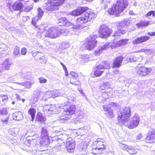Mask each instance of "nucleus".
I'll list each match as a JSON object with an SVG mask.
<instances>
[{
  "instance_id": "nucleus-1",
  "label": "nucleus",
  "mask_w": 155,
  "mask_h": 155,
  "mask_svg": "<svg viewBox=\"0 0 155 155\" xmlns=\"http://www.w3.org/2000/svg\"><path fill=\"white\" fill-rule=\"evenodd\" d=\"M127 0H117L107 10L108 14L111 15L119 17L128 5Z\"/></svg>"
},
{
  "instance_id": "nucleus-2",
  "label": "nucleus",
  "mask_w": 155,
  "mask_h": 155,
  "mask_svg": "<svg viewBox=\"0 0 155 155\" xmlns=\"http://www.w3.org/2000/svg\"><path fill=\"white\" fill-rule=\"evenodd\" d=\"M7 5L10 10L20 12L23 11L28 12L33 8L32 5L29 1L25 0H17L12 5L8 3L7 4Z\"/></svg>"
},
{
  "instance_id": "nucleus-3",
  "label": "nucleus",
  "mask_w": 155,
  "mask_h": 155,
  "mask_svg": "<svg viewBox=\"0 0 155 155\" xmlns=\"http://www.w3.org/2000/svg\"><path fill=\"white\" fill-rule=\"evenodd\" d=\"M95 14L92 11H88L77 18L76 23V29H83L87 26L86 24L95 18Z\"/></svg>"
},
{
  "instance_id": "nucleus-4",
  "label": "nucleus",
  "mask_w": 155,
  "mask_h": 155,
  "mask_svg": "<svg viewBox=\"0 0 155 155\" xmlns=\"http://www.w3.org/2000/svg\"><path fill=\"white\" fill-rule=\"evenodd\" d=\"M97 37V35H89L85 39L83 45L88 50H93L96 47L98 43V41L96 40Z\"/></svg>"
},
{
  "instance_id": "nucleus-5",
  "label": "nucleus",
  "mask_w": 155,
  "mask_h": 155,
  "mask_svg": "<svg viewBox=\"0 0 155 155\" xmlns=\"http://www.w3.org/2000/svg\"><path fill=\"white\" fill-rule=\"evenodd\" d=\"M65 0H48L45 4L44 7L47 10L53 11L56 10L57 7L62 5Z\"/></svg>"
},
{
  "instance_id": "nucleus-6",
  "label": "nucleus",
  "mask_w": 155,
  "mask_h": 155,
  "mask_svg": "<svg viewBox=\"0 0 155 155\" xmlns=\"http://www.w3.org/2000/svg\"><path fill=\"white\" fill-rule=\"evenodd\" d=\"M130 109L129 107H125L123 110L118 114L117 119L118 123L120 125L125 124L128 119H129L130 115Z\"/></svg>"
},
{
  "instance_id": "nucleus-7",
  "label": "nucleus",
  "mask_w": 155,
  "mask_h": 155,
  "mask_svg": "<svg viewBox=\"0 0 155 155\" xmlns=\"http://www.w3.org/2000/svg\"><path fill=\"white\" fill-rule=\"evenodd\" d=\"M140 117L137 114H135L132 118L129 120L128 119L125 124H123L130 129H133L137 127L140 122Z\"/></svg>"
},
{
  "instance_id": "nucleus-8",
  "label": "nucleus",
  "mask_w": 155,
  "mask_h": 155,
  "mask_svg": "<svg viewBox=\"0 0 155 155\" xmlns=\"http://www.w3.org/2000/svg\"><path fill=\"white\" fill-rule=\"evenodd\" d=\"M113 32L112 30L105 25H102L99 28L98 35L100 37L104 38L109 37Z\"/></svg>"
},
{
  "instance_id": "nucleus-9",
  "label": "nucleus",
  "mask_w": 155,
  "mask_h": 155,
  "mask_svg": "<svg viewBox=\"0 0 155 155\" xmlns=\"http://www.w3.org/2000/svg\"><path fill=\"white\" fill-rule=\"evenodd\" d=\"M96 147L94 148L93 152L89 153L88 155H100L102 153V150L105 148L103 142L100 140H97L96 142Z\"/></svg>"
},
{
  "instance_id": "nucleus-10",
  "label": "nucleus",
  "mask_w": 155,
  "mask_h": 155,
  "mask_svg": "<svg viewBox=\"0 0 155 155\" xmlns=\"http://www.w3.org/2000/svg\"><path fill=\"white\" fill-rule=\"evenodd\" d=\"M40 138L41 139L40 140V143L41 145L43 146H48L49 144V140L46 127H44L42 128Z\"/></svg>"
},
{
  "instance_id": "nucleus-11",
  "label": "nucleus",
  "mask_w": 155,
  "mask_h": 155,
  "mask_svg": "<svg viewBox=\"0 0 155 155\" xmlns=\"http://www.w3.org/2000/svg\"><path fill=\"white\" fill-rule=\"evenodd\" d=\"M99 89L101 91H103L101 92L103 93L102 94H104L106 96H108L109 94L113 91V88L111 87L110 84L108 82H105L101 84Z\"/></svg>"
},
{
  "instance_id": "nucleus-12",
  "label": "nucleus",
  "mask_w": 155,
  "mask_h": 155,
  "mask_svg": "<svg viewBox=\"0 0 155 155\" xmlns=\"http://www.w3.org/2000/svg\"><path fill=\"white\" fill-rule=\"evenodd\" d=\"M125 26V22L121 21L119 22L116 25L117 30L114 32L112 36L116 37L125 34L126 33V30L123 29Z\"/></svg>"
},
{
  "instance_id": "nucleus-13",
  "label": "nucleus",
  "mask_w": 155,
  "mask_h": 155,
  "mask_svg": "<svg viewBox=\"0 0 155 155\" xmlns=\"http://www.w3.org/2000/svg\"><path fill=\"white\" fill-rule=\"evenodd\" d=\"M137 74L139 76L144 77L149 74L151 71V68L144 66L137 67Z\"/></svg>"
},
{
  "instance_id": "nucleus-14",
  "label": "nucleus",
  "mask_w": 155,
  "mask_h": 155,
  "mask_svg": "<svg viewBox=\"0 0 155 155\" xmlns=\"http://www.w3.org/2000/svg\"><path fill=\"white\" fill-rule=\"evenodd\" d=\"M64 32V31L60 32H58L55 28L51 27L46 31L45 36L51 38H55L58 37L61 34Z\"/></svg>"
},
{
  "instance_id": "nucleus-15",
  "label": "nucleus",
  "mask_w": 155,
  "mask_h": 155,
  "mask_svg": "<svg viewBox=\"0 0 155 155\" xmlns=\"http://www.w3.org/2000/svg\"><path fill=\"white\" fill-rule=\"evenodd\" d=\"M88 11H91L87 7H79L76 9L71 11V14L74 16H78L82 15L83 13H87Z\"/></svg>"
},
{
  "instance_id": "nucleus-16",
  "label": "nucleus",
  "mask_w": 155,
  "mask_h": 155,
  "mask_svg": "<svg viewBox=\"0 0 155 155\" xmlns=\"http://www.w3.org/2000/svg\"><path fill=\"white\" fill-rule=\"evenodd\" d=\"M76 108L74 105L66 104L65 106L64 110L62 114L64 115H71L74 113Z\"/></svg>"
},
{
  "instance_id": "nucleus-17",
  "label": "nucleus",
  "mask_w": 155,
  "mask_h": 155,
  "mask_svg": "<svg viewBox=\"0 0 155 155\" xmlns=\"http://www.w3.org/2000/svg\"><path fill=\"white\" fill-rule=\"evenodd\" d=\"M119 146L122 149L127 151L130 154H135L137 153L136 149L131 146H128L122 143H119Z\"/></svg>"
},
{
  "instance_id": "nucleus-18",
  "label": "nucleus",
  "mask_w": 155,
  "mask_h": 155,
  "mask_svg": "<svg viewBox=\"0 0 155 155\" xmlns=\"http://www.w3.org/2000/svg\"><path fill=\"white\" fill-rule=\"evenodd\" d=\"M124 59L123 55H119L116 57L113 61L112 67V68H119L122 65Z\"/></svg>"
},
{
  "instance_id": "nucleus-19",
  "label": "nucleus",
  "mask_w": 155,
  "mask_h": 155,
  "mask_svg": "<svg viewBox=\"0 0 155 155\" xmlns=\"http://www.w3.org/2000/svg\"><path fill=\"white\" fill-rule=\"evenodd\" d=\"M75 146V142L71 138L68 139L66 143V147L68 152L69 153L73 152Z\"/></svg>"
},
{
  "instance_id": "nucleus-20",
  "label": "nucleus",
  "mask_w": 155,
  "mask_h": 155,
  "mask_svg": "<svg viewBox=\"0 0 155 155\" xmlns=\"http://www.w3.org/2000/svg\"><path fill=\"white\" fill-rule=\"evenodd\" d=\"M57 24L59 26L66 27L70 26L72 24L65 17H61L59 18L58 20Z\"/></svg>"
},
{
  "instance_id": "nucleus-21",
  "label": "nucleus",
  "mask_w": 155,
  "mask_h": 155,
  "mask_svg": "<svg viewBox=\"0 0 155 155\" xmlns=\"http://www.w3.org/2000/svg\"><path fill=\"white\" fill-rule=\"evenodd\" d=\"M70 74L72 77L70 79V83L75 86L79 85L80 84V81L77 80L78 77L77 73L73 71L70 72Z\"/></svg>"
},
{
  "instance_id": "nucleus-22",
  "label": "nucleus",
  "mask_w": 155,
  "mask_h": 155,
  "mask_svg": "<svg viewBox=\"0 0 155 155\" xmlns=\"http://www.w3.org/2000/svg\"><path fill=\"white\" fill-rule=\"evenodd\" d=\"M103 110L105 114L110 118L114 117V115L113 109L109 105H103Z\"/></svg>"
},
{
  "instance_id": "nucleus-23",
  "label": "nucleus",
  "mask_w": 155,
  "mask_h": 155,
  "mask_svg": "<svg viewBox=\"0 0 155 155\" xmlns=\"http://www.w3.org/2000/svg\"><path fill=\"white\" fill-rule=\"evenodd\" d=\"M127 61L129 62H133L136 61H140L142 57L139 54H132L127 57Z\"/></svg>"
},
{
  "instance_id": "nucleus-24",
  "label": "nucleus",
  "mask_w": 155,
  "mask_h": 155,
  "mask_svg": "<svg viewBox=\"0 0 155 155\" xmlns=\"http://www.w3.org/2000/svg\"><path fill=\"white\" fill-rule=\"evenodd\" d=\"M146 140H152V142H154L155 140V130L153 129L150 130L146 137ZM146 142L149 143H151V141Z\"/></svg>"
},
{
  "instance_id": "nucleus-25",
  "label": "nucleus",
  "mask_w": 155,
  "mask_h": 155,
  "mask_svg": "<svg viewBox=\"0 0 155 155\" xmlns=\"http://www.w3.org/2000/svg\"><path fill=\"white\" fill-rule=\"evenodd\" d=\"M98 65L96 66L93 71V74L94 77H99L101 76L104 73V71Z\"/></svg>"
},
{
  "instance_id": "nucleus-26",
  "label": "nucleus",
  "mask_w": 155,
  "mask_h": 155,
  "mask_svg": "<svg viewBox=\"0 0 155 155\" xmlns=\"http://www.w3.org/2000/svg\"><path fill=\"white\" fill-rule=\"evenodd\" d=\"M38 21V18L36 17H34L32 19V24L33 25L35 26L36 28H38V33H42L44 27L42 28V26L39 27V26L37 24V22Z\"/></svg>"
},
{
  "instance_id": "nucleus-27",
  "label": "nucleus",
  "mask_w": 155,
  "mask_h": 155,
  "mask_svg": "<svg viewBox=\"0 0 155 155\" xmlns=\"http://www.w3.org/2000/svg\"><path fill=\"white\" fill-rule=\"evenodd\" d=\"M13 117L14 119L17 120H21L23 118V114L21 111H17L14 113Z\"/></svg>"
},
{
  "instance_id": "nucleus-28",
  "label": "nucleus",
  "mask_w": 155,
  "mask_h": 155,
  "mask_svg": "<svg viewBox=\"0 0 155 155\" xmlns=\"http://www.w3.org/2000/svg\"><path fill=\"white\" fill-rule=\"evenodd\" d=\"M150 23L148 21L141 20L139 23L136 24V26L138 28H144L148 26L149 25Z\"/></svg>"
},
{
  "instance_id": "nucleus-29",
  "label": "nucleus",
  "mask_w": 155,
  "mask_h": 155,
  "mask_svg": "<svg viewBox=\"0 0 155 155\" xmlns=\"http://www.w3.org/2000/svg\"><path fill=\"white\" fill-rule=\"evenodd\" d=\"M102 69H109L111 67L110 64L107 61H102L101 64L98 65Z\"/></svg>"
},
{
  "instance_id": "nucleus-30",
  "label": "nucleus",
  "mask_w": 155,
  "mask_h": 155,
  "mask_svg": "<svg viewBox=\"0 0 155 155\" xmlns=\"http://www.w3.org/2000/svg\"><path fill=\"white\" fill-rule=\"evenodd\" d=\"M36 112L35 109L33 108H31L28 110V115L31 118V120L32 121H33L35 118Z\"/></svg>"
},
{
  "instance_id": "nucleus-31",
  "label": "nucleus",
  "mask_w": 155,
  "mask_h": 155,
  "mask_svg": "<svg viewBox=\"0 0 155 155\" xmlns=\"http://www.w3.org/2000/svg\"><path fill=\"white\" fill-rule=\"evenodd\" d=\"M36 120L38 122L42 123L45 122L46 119L45 116H43L41 113H38L37 115Z\"/></svg>"
},
{
  "instance_id": "nucleus-32",
  "label": "nucleus",
  "mask_w": 155,
  "mask_h": 155,
  "mask_svg": "<svg viewBox=\"0 0 155 155\" xmlns=\"http://www.w3.org/2000/svg\"><path fill=\"white\" fill-rule=\"evenodd\" d=\"M107 48V45H104L103 47H101V48L95 50L94 54L96 55H99L102 53L103 51L105 50Z\"/></svg>"
},
{
  "instance_id": "nucleus-33",
  "label": "nucleus",
  "mask_w": 155,
  "mask_h": 155,
  "mask_svg": "<svg viewBox=\"0 0 155 155\" xmlns=\"http://www.w3.org/2000/svg\"><path fill=\"white\" fill-rule=\"evenodd\" d=\"M8 109L6 107H3L0 110V114L2 115H6L8 113Z\"/></svg>"
},
{
  "instance_id": "nucleus-34",
  "label": "nucleus",
  "mask_w": 155,
  "mask_h": 155,
  "mask_svg": "<svg viewBox=\"0 0 155 155\" xmlns=\"http://www.w3.org/2000/svg\"><path fill=\"white\" fill-rule=\"evenodd\" d=\"M128 39H121L118 41V43L119 44L118 46L122 45H125L128 43Z\"/></svg>"
},
{
  "instance_id": "nucleus-35",
  "label": "nucleus",
  "mask_w": 155,
  "mask_h": 155,
  "mask_svg": "<svg viewBox=\"0 0 155 155\" xmlns=\"http://www.w3.org/2000/svg\"><path fill=\"white\" fill-rule=\"evenodd\" d=\"M141 43L145 42L148 40L150 38V37L147 36H143L139 37Z\"/></svg>"
},
{
  "instance_id": "nucleus-36",
  "label": "nucleus",
  "mask_w": 155,
  "mask_h": 155,
  "mask_svg": "<svg viewBox=\"0 0 155 155\" xmlns=\"http://www.w3.org/2000/svg\"><path fill=\"white\" fill-rule=\"evenodd\" d=\"M14 55L15 56L19 54H20V48H19L17 46L15 47L13 51Z\"/></svg>"
},
{
  "instance_id": "nucleus-37",
  "label": "nucleus",
  "mask_w": 155,
  "mask_h": 155,
  "mask_svg": "<svg viewBox=\"0 0 155 155\" xmlns=\"http://www.w3.org/2000/svg\"><path fill=\"white\" fill-rule=\"evenodd\" d=\"M151 15L152 16L154 17L155 16V11H150L147 12L145 15L146 17L149 18Z\"/></svg>"
},
{
  "instance_id": "nucleus-38",
  "label": "nucleus",
  "mask_w": 155,
  "mask_h": 155,
  "mask_svg": "<svg viewBox=\"0 0 155 155\" xmlns=\"http://www.w3.org/2000/svg\"><path fill=\"white\" fill-rule=\"evenodd\" d=\"M37 59L38 60L40 63H45L46 59L43 55L42 56L40 55V56Z\"/></svg>"
},
{
  "instance_id": "nucleus-39",
  "label": "nucleus",
  "mask_w": 155,
  "mask_h": 155,
  "mask_svg": "<svg viewBox=\"0 0 155 155\" xmlns=\"http://www.w3.org/2000/svg\"><path fill=\"white\" fill-rule=\"evenodd\" d=\"M40 54H43L42 53H40L38 51H36L32 53V55L35 58L38 59V58L40 56Z\"/></svg>"
},
{
  "instance_id": "nucleus-40",
  "label": "nucleus",
  "mask_w": 155,
  "mask_h": 155,
  "mask_svg": "<svg viewBox=\"0 0 155 155\" xmlns=\"http://www.w3.org/2000/svg\"><path fill=\"white\" fill-rule=\"evenodd\" d=\"M77 117L79 118L83 122L84 121V113L82 111H79Z\"/></svg>"
},
{
  "instance_id": "nucleus-41",
  "label": "nucleus",
  "mask_w": 155,
  "mask_h": 155,
  "mask_svg": "<svg viewBox=\"0 0 155 155\" xmlns=\"http://www.w3.org/2000/svg\"><path fill=\"white\" fill-rule=\"evenodd\" d=\"M140 43H141V42L139 37L137 38L132 42V44L134 45H137Z\"/></svg>"
},
{
  "instance_id": "nucleus-42",
  "label": "nucleus",
  "mask_w": 155,
  "mask_h": 155,
  "mask_svg": "<svg viewBox=\"0 0 155 155\" xmlns=\"http://www.w3.org/2000/svg\"><path fill=\"white\" fill-rule=\"evenodd\" d=\"M10 64L8 63H5L3 66V68L5 70H8L9 69Z\"/></svg>"
},
{
  "instance_id": "nucleus-43",
  "label": "nucleus",
  "mask_w": 155,
  "mask_h": 155,
  "mask_svg": "<svg viewBox=\"0 0 155 155\" xmlns=\"http://www.w3.org/2000/svg\"><path fill=\"white\" fill-rule=\"evenodd\" d=\"M12 132V135L15 136L17 134L19 131V129L18 128H13L11 129Z\"/></svg>"
},
{
  "instance_id": "nucleus-44",
  "label": "nucleus",
  "mask_w": 155,
  "mask_h": 155,
  "mask_svg": "<svg viewBox=\"0 0 155 155\" xmlns=\"http://www.w3.org/2000/svg\"><path fill=\"white\" fill-rule=\"evenodd\" d=\"M48 107H49V108L47 109V111H48V112H49V113L50 114L51 112L52 113L51 114L54 113V110L55 109V107H50V106H47V108H48Z\"/></svg>"
},
{
  "instance_id": "nucleus-45",
  "label": "nucleus",
  "mask_w": 155,
  "mask_h": 155,
  "mask_svg": "<svg viewBox=\"0 0 155 155\" xmlns=\"http://www.w3.org/2000/svg\"><path fill=\"white\" fill-rule=\"evenodd\" d=\"M39 82L41 84H44L46 82L47 80L42 77H41L38 78Z\"/></svg>"
},
{
  "instance_id": "nucleus-46",
  "label": "nucleus",
  "mask_w": 155,
  "mask_h": 155,
  "mask_svg": "<svg viewBox=\"0 0 155 155\" xmlns=\"http://www.w3.org/2000/svg\"><path fill=\"white\" fill-rule=\"evenodd\" d=\"M60 64L62 66L63 69L65 71V76H68V72L67 68H66L64 64L60 62Z\"/></svg>"
},
{
  "instance_id": "nucleus-47",
  "label": "nucleus",
  "mask_w": 155,
  "mask_h": 155,
  "mask_svg": "<svg viewBox=\"0 0 155 155\" xmlns=\"http://www.w3.org/2000/svg\"><path fill=\"white\" fill-rule=\"evenodd\" d=\"M27 50L24 47L21 48V54L23 55H25L26 54Z\"/></svg>"
},
{
  "instance_id": "nucleus-48",
  "label": "nucleus",
  "mask_w": 155,
  "mask_h": 155,
  "mask_svg": "<svg viewBox=\"0 0 155 155\" xmlns=\"http://www.w3.org/2000/svg\"><path fill=\"white\" fill-rule=\"evenodd\" d=\"M74 122L75 124H77L78 123H81L83 122L81 120H80L79 118H78L77 117L75 118L74 121Z\"/></svg>"
},
{
  "instance_id": "nucleus-49",
  "label": "nucleus",
  "mask_w": 155,
  "mask_h": 155,
  "mask_svg": "<svg viewBox=\"0 0 155 155\" xmlns=\"http://www.w3.org/2000/svg\"><path fill=\"white\" fill-rule=\"evenodd\" d=\"M74 122L75 124H77L78 123H81L83 122L81 120H80L79 118H78L77 117L75 118L74 121Z\"/></svg>"
},
{
  "instance_id": "nucleus-50",
  "label": "nucleus",
  "mask_w": 155,
  "mask_h": 155,
  "mask_svg": "<svg viewBox=\"0 0 155 155\" xmlns=\"http://www.w3.org/2000/svg\"><path fill=\"white\" fill-rule=\"evenodd\" d=\"M1 120L2 122L6 123V124H7L8 120V116H6L5 118H2Z\"/></svg>"
},
{
  "instance_id": "nucleus-51",
  "label": "nucleus",
  "mask_w": 155,
  "mask_h": 155,
  "mask_svg": "<svg viewBox=\"0 0 155 155\" xmlns=\"http://www.w3.org/2000/svg\"><path fill=\"white\" fill-rule=\"evenodd\" d=\"M109 106H110L112 109V108L113 107L114 109H116L117 107V105L115 103H112L111 104H110L109 105Z\"/></svg>"
},
{
  "instance_id": "nucleus-52",
  "label": "nucleus",
  "mask_w": 155,
  "mask_h": 155,
  "mask_svg": "<svg viewBox=\"0 0 155 155\" xmlns=\"http://www.w3.org/2000/svg\"><path fill=\"white\" fill-rule=\"evenodd\" d=\"M62 114V115L60 117V120H68V118L66 117V116H64V114ZM66 115H65V116H66Z\"/></svg>"
},
{
  "instance_id": "nucleus-53",
  "label": "nucleus",
  "mask_w": 155,
  "mask_h": 155,
  "mask_svg": "<svg viewBox=\"0 0 155 155\" xmlns=\"http://www.w3.org/2000/svg\"><path fill=\"white\" fill-rule=\"evenodd\" d=\"M150 107L152 110H155V101L150 105Z\"/></svg>"
},
{
  "instance_id": "nucleus-54",
  "label": "nucleus",
  "mask_w": 155,
  "mask_h": 155,
  "mask_svg": "<svg viewBox=\"0 0 155 155\" xmlns=\"http://www.w3.org/2000/svg\"><path fill=\"white\" fill-rule=\"evenodd\" d=\"M142 137V134H140L136 137V139L137 140H140Z\"/></svg>"
},
{
  "instance_id": "nucleus-55",
  "label": "nucleus",
  "mask_w": 155,
  "mask_h": 155,
  "mask_svg": "<svg viewBox=\"0 0 155 155\" xmlns=\"http://www.w3.org/2000/svg\"><path fill=\"white\" fill-rule=\"evenodd\" d=\"M147 34L150 36H155V31H153L152 32H149L147 33Z\"/></svg>"
},
{
  "instance_id": "nucleus-56",
  "label": "nucleus",
  "mask_w": 155,
  "mask_h": 155,
  "mask_svg": "<svg viewBox=\"0 0 155 155\" xmlns=\"http://www.w3.org/2000/svg\"><path fill=\"white\" fill-rule=\"evenodd\" d=\"M101 3H109L110 2V0H101Z\"/></svg>"
},
{
  "instance_id": "nucleus-57",
  "label": "nucleus",
  "mask_w": 155,
  "mask_h": 155,
  "mask_svg": "<svg viewBox=\"0 0 155 155\" xmlns=\"http://www.w3.org/2000/svg\"><path fill=\"white\" fill-rule=\"evenodd\" d=\"M32 100H34V101H32V102L33 104H35L36 102L38 100L37 97H33Z\"/></svg>"
},
{
  "instance_id": "nucleus-58",
  "label": "nucleus",
  "mask_w": 155,
  "mask_h": 155,
  "mask_svg": "<svg viewBox=\"0 0 155 155\" xmlns=\"http://www.w3.org/2000/svg\"><path fill=\"white\" fill-rule=\"evenodd\" d=\"M106 155H114L113 152H110L107 153Z\"/></svg>"
},
{
  "instance_id": "nucleus-59",
  "label": "nucleus",
  "mask_w": 155,
  "mask_h": 155,
  "mask_svg": "<svg viewBox=\"0 0 155 155\" xmlns=\"http://www.w3.org/2000/svg\"><path fill=\"white\" fill-rule=\"evenodd\" d=\"M54 94V92L53 91H51L49 92V94H51V96H53L54 95H53Z\"/></svg>"
},
{
  "instance_id": "nucleus-60",
  "label": "nucleus",
  "mask_w": 155,
  "mask_h": 155,
  "mask_svg": "<svg viewBox=\"0 0 155 155\" xmlns=\"http://www.w3.org/2000/svg\"><path fill=\"white\" fill-rule=\"evenodd\" d=\"M119 70H116L115 71H113V72L114 74H117L119 72Z\"/></svg>"
},
{
  "instance_id": "nucleus-61",
  "label": "nucleus",
  "mask_w": 155,
  "mask_h": 155,
  "mask_svg": "<svg viewBox=\"0 0 155 155\" xmlns=\"http://www.w3.org/2000/svg\"><path fill=\"white\" fill-rule=\"evenodd\" d=\"M38 10L39 12H41V14H43V12L42 10L41 9V8H38Z\"/></svg>"
},
{
  "instance_id": "nucleus-62",
  "label": "nucleus",
  "mask_w": 155,
  "mask_h": 155,
  "mask_svg": "<svg viewBox=\"0 0 155 155\" xmlns=\"http://www.w3.org/2000/svg\"><path fill=\"white\" fill-rule=\"evenodd\" d=\"M87 147V145H84V146L83 147H81V148L82 150H83L85 149Z\"/></svg>"
},
{
  "instance_id": "nucleus-63",
  "label": "nucleus",
  "mask_w": 155,
  "mask_h": 155,
  "mask_svg": "<svg viewBox=\"0 0 155 155\" xmlns=\"http://www.w3.org/2000/svg\"><path fill=\"white\" fill-rule=\"evenodd\" d=\"M8 99V97H7L6 98H4L2 99V101L3 102L6 101Z\"/></svg>"
},
{
  "instance_id": "nucleus-64",
  "label": "nucleus",
  "mask_w": 155,
  "mask_h": 155,
  "mask_svg": "<svg viewBox=\"0 0 155 155\" xmlns=\"http://www.w3.org/2000/svg\"><path fill=\"white\" fill-rule=\"evenodd\" d=\"M35 2L36 3L38 2L39 0H32Z\"/></svg>"
}]
</instances>
